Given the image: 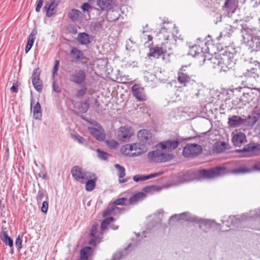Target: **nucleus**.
Returning <instances> with one entry per match:
<instances>
[{"label": "nucleus", "mask_w": 260, "mask_h": 260, "mask_svg": "<svg viewBox=\"0 0 260 260\" xmlns=\"http://www.w3.org/2000/svg\"><path fill=\"white\" fill-rule=\"evenodd\" d=\"M219 71L227 72L233 69L235 66L234 55L230 52L212 56L208 59H204V62Z\"/></svg>", "instance_id": "nucleus-1"}, {"label": "nucleus", "mask_w": 260, "mask_h": 260, "mask_svg": "<svg viewBox=\"0 0 260 260\" xmlns=\"http://www.w3.org/2000/svg\"><path fill=\"white\" fill-rule=\"evenodd\" d=\"M146 151V146L140 143L126 144L123 146L120 149L122 154L129 157L140 155Z\"/></svg>", "instance_id": "nucleus-4"}, {"label": "nucleus", "mask_w": 260, "mask_h": 260, "mask_svg": "<svg viewBox=\"0 0 260 260\" xmlns=\"http://www.w3.org/2000/svg\"><path fill=\"white\" fill-rule=\"evenodd\" d=\"M82 65L84 64L87 68L91 66V60L89 58H86L82 56Z\"/></svg>", "instance_id": "nucleus-55"}, {"label": "nucleus", "mask_w": 260, "mask_h": 260, "mask_svg": "<svg viewBox=\"0 0 260 260\" xmlns=\"http://www.w3.org/2000/svg\"><path fill=\"white\" fill-rule=\"evenodd\" d=\"M98 152V156L99 158L103 160L107 159L108 156H110L109 154L104 151H101L99 149H98L96 150Z\"/></svg>", "instance_id": "nucleus-46"}, {"label": "nucleus", "mask_w": 260, "mask_h": 260, "mask_svg": "<svg viewBox=\"0 0 260 260\" xmlns=\"http://www.w3.org/2000/svg\"><path fill=\"white\" fill-rule=\"evenodd\" d=\"M259 116L258 115L253 114L252 115H249L247 121L251 125L253 126L256 122L258 120Z\"/></svg>", "instance_id": "nucleus-44"}, {"label": "nucleus", "mask_w": 260, "mask_h": 260, "mask_svg": "<svg viewBox=\"0 0 260 260\" xmlns=\"http://www.w3.org/2000/svg\"><path fill=\"white\" fill-rule=\"evenodd\" d=\"M69 31L73 34H76L77 32V29L76 27L71 25L69 27Z\"/></svg>", "instance_id": "nucleus-64"}, {"label": "nucleus", "mask_w": 260, "mask_h": 260, "mask_svg": "<svg viewBox=\"0 0 260 260\" xmlns=\"http://www.w3.org/2000/svg\"><path fill=\"white\" fill-rule=\"evenodd\" d=\"M93 8L88 3H84L82 4V19H85L86 20L90 18L89 13L92 10Z\"/></svg>", "instance_id": "nucleus-32"}, {"label": "nucleus", "mask_w": 260, "mask_h": 260, "mask_svg": "<svg viewBox=\"0 0 260 260\" xmlns=\"http://www.w3.org/2000/svg\"><path fill=\"white\" fill-rule=\"evenodd\" d=\"M82 179L86 180L85 189L88 191L93 190L95 187L96 178L93 173L82 172Z\"/></svg>", "instance_id": "nucleus-11"}, {"label": "nucleus", "mask_w": 260, "mask_h": 260, "mask_svg": "<svg viewBox=\"0 0 260 260\" xmlns=\"http://www.w3.org/2000/svg\"><path fill=\"white\" fill-rule=\"evenodd\" d=\"M82 125L87 128L91 135L96 140L104 141L105 139L104 130L102 127L94 120L84 119Z\"/></svg>", "instance_id": "nucleus-2"}, {"label": "nucleus", "mask_w": 260, "mask_h": 260, "mask_svg": "<svg viewBox=\"0 0 260 260\" xmlns=\"http://www.w3.org/2000/svg\"><path fill=\"white\" fill-rule=\"evenodd\" d=\"M115 220V219L112 217H108L105 219L101 224V230L103 233L108 229V226L114 230H116L118 229L119 226L115 224H111V223Z\"/></svg>", "instance_id": "nucleus-20"}, {"label": "nucleus", "mask_w": 260, "mask_h": 260, "mask_svg": "<svg viewBox=\"0 0 260 260\" xmlns=\"http://www.w3.org/2000/svg\"><path fill=\"white\" fill-rule=\"evenodd\" d=\"M6 229L2 228L1 232L0 233V238L2 241L6 245L9 246L10 247L13 246V239L8 236Z\"/></svg>", "instance_id": "nucleus-24"}, {"label": "nucleus", "mask_w": 260, "mask_h": 260, "mask_svg": "<svg viewBox=\"0 0 260 260\" xmlns=\"http://www.w3.org/2000/svg\"><path fill=\"white\" fill-rule=\"evenodd\" d=\"M146 197V195L143 192H139L133 195L128 200V204L134 205L138 202L144 200Z\"/></svg>", "instance_id": "nucleus-29"}, {"label": "nucleus", "mask_w": 260, "mask_h": 260, "mask_svg": "<svg viewBox=\"0 0 260 260\" xmlns=\"http://www.w3.org/2000/svg\"><path fill=\"white\" fill-rule=\"evenodd\" d=\"M132 91L134 97L139 101L144 102L147 100V95L144 89L139 84H135L132 87Z\"/></svg>", "instance_id": "nucleus-14"}, {"label": "nucleus", "mask_w": 260, "mask_h": 260, "mask_svg": "<svg viewBox=\"0 0 260 260\" xmlns=\"http://www.w3.org/2000/svg\"><path fill=\"white\" fill-rule=\"evenodd\" d=\"M260 217V209H255L250 211L249 214H243L240 216L237 215L230 217L229 221L232 223V224L235 227H239V224L241 222L246 220L248 219L255 218Z\"/></svg>", "instance_id": "nucleus-8"}, {"label": "nucleus", "mask_w": 260, "mask_h": 260, "mask_svg": "<svg viewBox=\"0 0 260 260\" xmlns=\"http://www.w3.org/2000/svg\"><path fill=\"white\" fill-rule=\"evenodd\" d=\"M256 70L254 68H252L250 70H247L244 73H243L244 76L245 77H254L253 75L255 74V71Z\"/></svg>", "instance_id": "nucleus-50"}, {"label": "nucleus", "mask_w": 260, "mask_h": 260, "mask_svg": "<svg viewBox=\"0 0 260 260\" xmlns=\"http://www.w3.org/2000/svg\"><path fill=\"white\" fill-rule=\"evenodd\" d=\"M82 98L87 99L84 103H82V113L86 112L89 108V102L93 100L92 96L93 91L91 90H88L87 88L82 86Z\"/></svg>", "instance_id": "nucleus-15"}, {"label": "nucleus", "mask_w": 260, "mask_h": 260, "mask_svg": "<svg viewBox=\"0 0 260 260\" xmlns=\"http://www.w3.org/2000/svg\"><path fill=\"white\" fill-rule=\"evenodd\" d=\"M253 171V170L248 168L245 166H240L239 168L233 169L231 171V173L233 174H248Z\"/></svg>", "instance_id": "nucleus-34"}, {"label": "nucleus", "mask_w": 260, "mask_h": 260, "mask_svg": "<svg viewBox=\"0 0 260 260\" xmlns=\"http://www.w3.org/2000/svg\"><path fill=\"white\" fill-rule=\"evenodd\" d=\"M80 14L81 13L80 11L76 9H73L69 13V17L72 20L75 21L79 19Z\"/></svg>", "instance_id": "nucleus-41"}, {"label": "nucleus", "mask_w": 260, "mask_h": 260, "mask_svg": "<svg viewBox=\"0 0 260 260\" xmlns=\"http://www.w3.org/2000/svg\"><path fill=\"white\" fill-rule=\"evenodd\" d=\"M48 208V203L47 201H44L42 203V206L41 207V211L43 213H47Z\"/></svg>", "instance_id": "nucleus-56"}, {"label": "nucleus", "mask_w": 260, "mask_h": 260, "mask_svg": "<svg viewBox=\"0 0 260 260\" xmlns=\"http://www.w3.org/2000/svg\"><path fill=\"white\" fill-rule=\"evenodd\" d=\"M98 226V224H93L92 226V228L89 233L90 240L88 243L90 245L94 247L96 246L97 244L100 243L101 241V238L96 234Z\"/></svg>", "instance_id": "nucleus-16"}, {"label": "nucleus", "mask_w": 260, "mask_h": 260, "mask_svg": "<svg viewBox=\"0 0 260 260\" xmlns=\"http://www.w3.org/2000/svg\"><path fill=\"white\" fill-rule=\"evenodd\" d=\"M162 174V172H160L158 173H152L148 175H137L134 176L133 179L135 182H140L159 176Z\"/></svg>", "instance_id": "nucleus-26"}, {"label": "nucleus", "mask_w": 260, "mask_h": 260, "mask_svg": "<svg viewBox=\"0 0 260 260\" xmlns=\"http://www.w3.org/2000/svg\"><path fill=\"white\" fill-rule=\"evenodd\" d=\"M93 250L90 246H85L82 248V260H91Z\"/></svg>", "instance_id": "nucleus-30"}, {"label": "nucleus", "mask_w": 260, "mask_h": 260, "mask_svg": "<svg viewBox=\"0 0 260 260\" xmlns=\"http://www.w3.org/2000/svg\"><path fill=\"white\" fill-rule=\"evenodd\" d=\"M174 218H177L178 220H185L186 221H196V217H191L190 214L188 212H184L179 214H175L171 217L170 220H172Z\"/></svg>", "instance_id": "nucleus-27"}, {"label": "nucleus", "mask_w": 260, "mask_h": 260, "mask_svg": "<svg viewBox=\"0 0 260 260\" xmlns=\"http://www.w3.org/2000/svg\"><path fill=\"white\" fill-rule=\"evenodd\" d=\"M106 143L108 146L111 149L116 148L118 146V143L116 141L113 140L107 141Z\"/></svg>", "instance_id": "nucleus-47"}, {"label": "nucleus", "mask_w": 260, "mask_h": 260, "mask_svg": "<svg viewBox=\"0 0 260 260\" xmlns=\"http://www.w3.org/2000/svg\"><path fill=\"white\" fill-rule=\"evenodd\" d=\"M188 66H182L177 74V80L183 86L195 82L193 79L194 76L191 74L190 71L188 70Z\"/></svg>", "instance_id": "nucleus-7"}, {"label": "nucleus", "mask_w": 260, "mask_h": 260, "mask_svg": "<svg viewBox=\"0 0 260 260\" xmlns=\"http://www.w3.org/2000/svg\"><path fill=\"white\" fill-rule=\"evenodd\" d=\"M197 178V172H188L177 177L178 183L189 182Z\"/></svg>", "instance_id": "nucleus-21"}, {"label": "nucleus", "mask_w": 260, "mask_h": 260, "mask_svg": "<svg viewBox=\"0 0 260 260\" xmlns=\"http://www.w3.org/2000/svg\"><path fill=\"white\" fill-rule=\"evenodd\" d=\"M59 66V61L58 60H56L55 61V64L53 67V73H52V76L53 77H55V76L56 75L57 72L58 70V68Z\"/></svg>", "instance_id": "nucleus-51"}, {"label": "nucleus", "mask_w": 260, "mask_h": 260, "mask_svg": "<svg viewBox=\"0 0 260 260\" xmlns=\"http://www.w3.org/2000/svg\"><path fill=\"white\" fill-rule=\"evenodd\" d=\"M195 221L196 222H201L204 225H206V226H209V227L212 225V224L213 222L211 220H207V219H200L197 220V218H196V221Z\"/></svg>", "instance_id": "nucleus-49"}, {"label": "nucleus", "mask_w": 260, "mask_h": 260, "mask_svg": "<svg viewBox=\"0 0 260 260\" xmlns=\"http://www.w3.org/2000/svg\"><path fill=\"white\" fill-rule=\"evenodd\" d=\"M40 70L39 69H36L34 70L31 78L33 86L35 89L39 92H42L43 85L42 81L40 79Z\"/></svg>", "instance_id": "nucleus-17"}, {"label": "nucleus", "mask_w": 260, "mask_h": 260, "mask_svg": "<svg viewBox=\"0 0 260 260\" xmlns=\"http://www.w3.org/2000/svg\"><path fill=\"white\" fill-rule=\"evenodd\" d=\"M145 31H143V34L141 36V39L142 41H145L146 43L148 41H152V37L150 35H147L145 34Z\"/></svg>", "instance_id": "nucleus-48"}, {"label": "nucleus", "mask_w": 260, "mask_h": 260, "mask_svg": "<svg viewBox=\"0 0 260 260\" xmlns=\"http://www.w3.org/2000/svg\"><path fill=\"white\" fill-rule=\"evenodd\" d=\"M71 137L75 141L77 142L79 144L81 143V140L80 139V136L79 135L71 134Z\"/></svg>", "instance_id": "nucleus-58"}, {"label": "nucleus", "mask_w": 260, "mask_h": 260, "mask_svg": "<svg viewBox=\"0 0 260 260\" xmlns=\"http://www.w3.org/2000/svg\"><path fill=\"white\" fill-rule=\"evenodd\" d=\"M124 211V208L117 207L112 203L109 205L107 209L103 212V216L106 217L109 215H116L117 212L123 213Z\"/></svg>", "instance_id": "nucleus-19"}, {"label": "nucleus", "mask_w": 260, "mask_h": 260, "mask_svg": "<svg viewBox=\"0 0 260 260\" xmlns=\"http://www.w3.org/2000/svg\"><path fill=\"white\" fill-rule=\"evenodd\" d=\"M133 135L132 128L128 126L121 127L117 132V138L122 142L128 141Z\"/></svg>", "instance_id": "nucleus-12"}, {"label": "nucleus", "mask_w": 260, "mask_h": 260, "mask_svg": "<svg viewBox=\"0 0 260 260\" xmlns=\"http://www.w3.org/2000/svg\"><path fill=\"white\" fill-rule=\"evenodd\" d=\"M179 145V142L177 140H167L157 144V147L160 148L164 152L169 153L175 149Z\"/></svg>", "instance_id": "nucleus-13"}, {"label": "nucleus", "mask_w": 260, "mask_h": 260, "mask_svg": "<svg viewBox=\"0 0 260 260\" xmlns=\"http://www.w3.org/2000/svg\"><path fill=\"white\" fill-rule=\"evenodd\" d=\"M44 3V0H38L37 5L36 8V11L37 12H40L41 8H42Z\"/></svg>", "instance_id": "nucleus-59"}, {"label": "nucleus", "mask_w": 260, "mask_h": 260, "mask_svg": "<svg viewBox=\"0 0 260 260\" xmlns=\"http://www.w3.org/2000/svg\"><path fill=\"white\" fill-rule=\"evenodd\" d=\"M170 32L168 31V28L164 26L161 27L160 30L159 32L160 36L159 39H163L168 41L169 39Z\"/></svg>", "instance_id": "nucleus-38"}, {"label": "nucleus", "mask_w": 260, "mask_h": 260, "mask_svg": "<svg viewBox=\"0 0 260 260\" xmlns=\"http://www.w3.org/2000/svg\"><path fill=\"white\" fill-rule=\"evenodd\" d=\"M93 36H90L88 34L82 32V45H87L91 43V40H93Z\"/></svg>", "instance_id": "nucleus-43"}, {"label": "nucleus", "mask_w": 260, "mask_h": 260, "mask_svg": "<svg viewBox=\"0 0 260 260\" xmlns=\"http://www.w3.org/2000/svg\"><path fill=\"white\" fill-rule=\"evenodd\" d=\"M34 104L33 99L31 100V110L33 113L34 118L36 119H40L42 117L41 105L39 102Z\"/></svg>", "instance_id": "nucleus-22"}, {"label": "nucleus", "mask_w": 260, "mask_h": 260, "mask_svg": "<svg viewBox=\"0 0 260 260\" xmlns=\"http://www.w3.org/2000/svg\"><path fill=\"white\" fill-rule=\"evenodd\" d=\"M199 50V47L197 45H194L190 47V54L193 56H195L199 53L198 52Z\"/></svg>", "instance_id": "nucleus-53"}, {"label": "nucleus", "mask_w": 260, "mask_h": 260, "mask_svg": "<svg viewBox=\"0 0 260 260\" xmlns=\"http://www.w3.org/2000/svg\"><path fill=\"white\" fill-rule=\"evenodd\" d=\"M36 32L32 31L29 35L28 42L25 47V52L27 53L31 48L36 39Z\"/></svg>", "instance_id": "nucleus-36"}, {"label": "nucleus", "mask_w": 260, "mask_h": 260, "mask_svg": "<svg viewBox=\"0 0 260 260\" xmlns=\"http://www.w3.org/2000/svg\"><path fill=\"white\" fill-rule=\"evenodd\" d=\"M57 4L55 0H49L48 2H47L44 8L46 12V16L50 17L55 14L57 11Z\"/></svg>", "instance_id": "nucleus-18"}, {"label": "nucleus", "mask_w": 260, "mask_h": 260, "mask_svg": "<svg viewBox=\"0 0 260 260\" xmlns=\"http://www.w3.org/2000/svg\"><path fill=\"white\" fill-rule=\"evenodd\" d=\"M104 22L105 21L104 19L97 21L93 24V26L95 28V29H99L102 27Z\"/></svg>", "instance_id": "nucleus-52"}, {"label": "nucleus", "mask_w": 260, "mask_h": 260, "mask_svg": "<svg viewBox=\"0 0 260 260\" xmlns=\"http://www.w3.org/2000/svg\"><path fill=\"white\" fill-rule=\"evenodd\" d=\"M70 55L73 59L75 61H77L80 58L81 52L79 50L77 49L76 48H73L71 50Z\"/></svg>", "instance_id": "nucleus-40"}, {"label": "nucleus", "mask_w": 260, "mask_h": 260, "mask_svg": "<svg viewBox=\"0 0 260 260\" xmlns=\"http://www.w3.org/2000/svg\"><path fill=\"white\" fill-rule=\"evenodd\" d=\"M226 174V168L216 167L210 169H203L197 171V178L213 179Z\"/></svg>", "instance_id": "nucleus-3"}, {"label": "nucleus", "mask_w": 260, "mask_h": 260, "mask_svg": "<svg viewBox=\"0 0 260 260\" xmlns=\"http://www.w3.org/2000/svg\"><path fill=\"white\" fill-rule=\"evenodd\" d=\"M224 143L222 142L216 144V149L218 152H221L224 148Z\"/></svg>", "instance_id": "nucleus-57"}, {"label": "nucleus", "mask_w": 260, "mask_h": 260, "mask_svg": "<svg viewBox=\"0 0 260 260\" xmlns=\"http://www.w3.org/2000/svg\"><path fill=\"white\" fill-rule=\"evenodd\" d=\"M253 170H255L257 171H260V161L256 162L253 167Z\"/></svg>", "instance_id": "nucleus-62"}, {"label": "nucleus", "mask_w": 260, "mask_h": 260, "mask_svg": "<svg viewBox=\"0 0 260 260\" xmlns=\"http://www.w3.org/2000/svg\"><path fill=\"white\" fill-rule=\"evenodd\" d=\"M155 187V186H148L144 188L143 190L144 192L148 193L153 190Z\"/></svg>", "instance_id": "nucleus-61"}, {"label": "nucleus", "mask_w": 260, "mask_h": 260, "mask_svg": "<svg viewBox=\"0 0 260 260\" xmlns=\"http://www.w3.org/2000/svg\"><path fill=\"white\" fill-rule=\"evenodd\" d=\"M70 80L76 84H80L81 83V70L75 71L71 75Z\"/></svg>", "instance_id": "nucleus-35"}, {"label": "nucleus", "mask_w": 260, "mask_h": 260, "mask_svg": "<svg viewBox=\"0 0 260 260\" xmlns=\"http://www.w3.org/2000/svg\"><path fill=\"white\" fill-rule=\"evenodd\" d=\"M113 0H97L98 6L102 10L108 11L111 9Z\"/></svg>", "instance_id": "nucleus-31"}, {"label": "nucleus", "mask_w": 260, "mask_h": 260, "mask_svg": "<svg viewBox=\"0 0 260 260\" xmlns=\"http://www.w3.org/2000/svg\"><path fill=\"white\" fill-rule=\"evenodd\" d=\"M115 13H116V12L115 11H109V12H108L107 18V20L108 21H113L117 19L118 17L117 16H116L114 18H112L111 17V15H114Z\"/></svg>", "instance_id": "nucleus-54"}, {"label": "nucleus", "mask_w": 260, "mask_h": 260, "mask_svg": "<svg viewBox=\"0 0 260 260\" xmlns=\"http://www.w3.org/2000/svg\"><path fill=\"white\" fill-rule=\"evenodd\" d=\"M127 201V200L126 198H122L116 200L112 204H114L115 206H117V205H127V204L126 203Z\"/></svg>", "instance_id": "nucleus-45"}, {"label": "nucleus", "mask_w": 260, "mask_h": 260, "mask_svg": "<svg viewBox=\"0 0 260 260\" xmlns=\"http://www.w3.org/2000/svg\"><path fill=\"white\" fill-rule=\"evenodd\" d=\"M46 198V199H48V196L46 192L43 190H39L38 192L37 196V201L38 204H40L42 201L43 199Z\"/></svg>", "instance_id": "nucleus-42"}, {"label": "nucleus", "mask_w": 260, "mask_h": 260, "mask_svg": "<svg viewBox=\"0 0 260 260\" xmlns=\"http://www.w3.org/2000/svg\"><path fill=\"white\" fill-rule=\"evenodd\" d=\"M15 245L16 246H18L19 248H22V240L19 235L16 239Z\"/></svg>", "instance_id": "nucleus-60"}, {"label": "nucleus", "mask_w": 260, "mask_h": 260, "mask_svg": "<svg viewBox=\"0 0 260 260\" xmlns=\"http://www.w3.org/2000/svg\"><path fill=\"white\" fill-rule=\"evenodd\" d=\"M114 167L115 169L118 171L119 181L120 183H124L126 182L127 180V179H123V178L125 176L124 168L118 164H115Z\"/></svg>", "instance_id": "nucleus-33"}, {"label": "nucleus", "mask_w": 260, "mask_h": 260, "mask_svg": "<svg viewBox=\"0 0 260 260\" xmlns=\"http://www.w3.org/2000/svg\"><path fill=\"white\" fill-rule=\"evenodd\" d=\"M53 90L56 92L60 91L58 84L56 82H54L53 84Z\"/></svg>", "instance_id": "nucleus-63"}, {"label": "nucleus", "mask_w": 260, "mask_h": 260, "mask_svg": "<svg viewBox=\"0 0 260 260\" xmlns=\"http://www.w3.org/2000/svg\"><path fill=\"white\" fill-rule=\"evenodd\" d=\"M234 144L240 146L246 141V136L242 133H239L234 135L232 139Z\"/></svg>", "instance_id": "nucleus-28"}, {"label": "nucleus", "mask_w": 260, "mask_h": 260, "mask_svg": "<svg viewBox=\"0 0 260 260\" xmlns=\"http://www.w3.org/2000/svg\"><path fill=\"white\" fill-rule=\"evenodd\" d=\"M155 150L150 151L148 153V158L150 161L154 162H162L170 160L173 157V155L164 151L160 148L157 147V144L155 146Z\"/></svg>", "instance_id": "nucleus-5"}, {"label": "nucleus", "mask_w": 260, "mask_h": 260, "mask_svg": "<svg viewBox=\"0 0 260 260\" xmlns=\"http://www.w3.org/2000/svg\"><path fill=\"white\" fill-rule=\"evenodd\" d=\"M236 7V0H226L223 8H225L229 11H232L235 9Z\"/></svg>", "instance_id": "nucleus-39"}, {"label": "nucleus", "mask_w": 260, "mask_h": 260, "mask_svg": "<svg viewBox=\"0 0 260 260\" xmlns=\"http://www.w3.org/2000/svg\"><path fill=\"white\" fill-rule=\"evenodd\" d=\"M73 177L77 180H81V169L78 166H74L71 171Z\"/></svg>", "instance_id": "nucleus-37"}, {"label": "nucleus", "mask_w": 260, "mask_h": 260, "mask_svg": "<svg viewBox=\"0 0 260 260\" xmlns=\"http://www.w3.org/2000/svg\"><path fill=\"white\" fill-rule=\"evenodd\" d=\"M138 139L144 143L148 142L151 138V133L148 130L141 129L137 134Z\"/></svg>", "instance_id": "nucleus-25"}, {"label": "nucleus", "mask_w": 260, "mask_h": 260, "mask_svg": "<svg viewBox=\"0 0 260 260\" xmlns=\"http://www.w3.org/2000/svg\"><path fill=\"white\" fill-rule=\"evenodd\" d=\"M167 43H167L162 42L160 45H157L151 48L148 56L155 58H159L160 57H162V60L166 63L169 62L170 61L169 55L167 53Z\"/></svg>", "instance_id": "nucleus-6"}, {"label": "nucleus", "mask_w": 260, "mask_h": 260, "mask_svg": "<svg viewBox=\"0 0 260 260\" xmlns=\"http://www.w3.org/2000/svg\"><path fill=\"white\" fill-rule=\"evenodd\" d=\"M203 151L202 146L195 143L187 144L184 147L183 155L186 157H194L199 155Z\"/></svg>", "instance_id": "nucleus-9"}, {"label": "nucleus", "mask_w": 260, "mask_h": 260, "mask_svg": "<svg viewBox=\"0 0 260 260\" xmlns=\"http://www.w3.org/2000/svg\"><path fill=\"white\" fill-rule=\"evenodd\" d=\"M260 151V145L251 143L246 145L243 149L239 150L243 156L249 157L256 155Z\"/></svg>", "instance_id": "nucleus-10"}, {"label": "nucleus", "mask_w": 260, "mask_h": 260, "mask_svg": "<svg viewBox=\"0 0 260 260\" xmlns=\"http://www.w3.org/2000/svg\"><path fill=\"white\" fill-rule=\"evenodd\" d=\"M245 120L237 115H233L229 118L228 125L231 127H237L244 123Z\"/></svg>", "instance_id": "nucleus-23"}]
</instances>
